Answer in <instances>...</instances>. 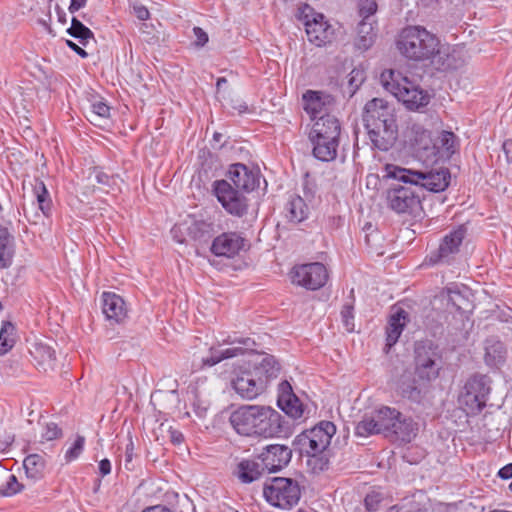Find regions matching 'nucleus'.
I'll list each match as a JSON object with an SVG mask.
<instances>
[{"instance_id":"f257e3e1","label":"nucleus","mask_w":512,"mask_h":512,"mask_svg":"<svg viewBox=\"0 0 512 512\" xmlns=\"http://www.w3.org/2000/svg\"><path fill=\"white\" fill-rule=\"evenodd\" d=\"M397 48L406 58L414 61L430 60L441 71L454 68L448 49L441 45L436 35L421 26L404 28L397 39Z\"/></svg>"},{"instance_id":"f03ea898","label":"nucleus","mask_w":512,"mask_h":512,"mask_svg":"<svg viewBox=\"0 0 512 512\" xmlns=\"http://www.w3.org/2000/svg\"><path fill=\"white\" fill-rule=\"evenodd\" d=\"M383 177L394 179L404 184L413 185L417 190L425 188L431 192H440L448 187L450 172L447 168L421 172L393 164H387L384 168Z\"/></svg>"},{"instance_id":"7ed1b4c3","label":"nucleus","mask_w":512,"mask_h":512,"mask_svg":"<svg viewBox=\"0 0 512 512\" xmlns=\"http://www.w3.org/2000/svg\"><path fill=\"white\" fill-rule=\"evenodd\" d=\"M383 87L393 94L409 110H420L428 105L430 96L407 77L393 70L381 74Z\"/></svg>"},{"instance_id":"20e7f679","label":"nucleus","mask_w":512,"mask_h":512,"mask_svg":"<svg viewBox=\"0 0 512 512\" xmlns=\"http://www.w3.org/2000/svg\"><path fill=\"white\" fill-rule=\"evenodd\" d=\"M336 433V426L330 421H322L313 428L306 430L295 438V445L301 454H306L312 459L309 463L320 461V470H323L328 460L318 459L317 456L322 454L330 445L331 439Z\"/></svg>"},{"instance_id":"39448f33","label":"nucleus","mask_w":512,"mask_h":512,"mask_svg":"<svg viewBox=\"0 0 512 512\" xmlns=\"http://www.w3.org/2000/svg\"><path fill=\"white\" fill-rule=\"evenodd\" d=\"M263 494L269 504L286 510L298 504L301 488L292 478L274 477L265 483Z\"/></svg>"},{"instance_id":"423d86ee","label":"nucleus","mask_w":512,"mask_h":512,"mask_svg":"<svg viewBox=\"0 0 512 512\" xmlns=\"http://www.w3.org/2000/svg\"><path fill=\"white\" fill-rule=\"evenodd\" d=\"M490 383V378L481 374H474L467 379L458 398L467 414H477L486 406L491 391Z\"/></svg>"},{"instance_id":"0eeeda50","label":"nucleus","mask_w":512,"mask_h":512,"mask_svg":"<svg viewBox=\"0 0 512 512\" xmlns=\"http://www.w3.org/2000/svg\"><path fill=\"white\" fill-rule=\"evenodd\" d=\"M399 417V411L388 406H381L370 413H366L356 424L355 435L368 437L375 434H383L388 437L393 429L394 421Z\"/></svg>"},{"instance_id":"6e6552de","label":"nucleus","mask_w":512,"mask_h":512,"mask_svg":"<svg viewBox=\"0 0 512 512\" xmlns=\"http://www.w3.org/2000/svg\"><path fill=\"white\" fill-rule=\"evenodd\" d=\"M260 423L255 437L287 438L292 434L290 423L270 406H261Z\"/></svg>"},{"instance_id":"1a4fd4ad","label":"nucleus","mask_w":512,"mask_h":512,"mask_svg":"<svg viewBox=\"0 0 512 512\" xmlns=\"http://www.w3.org/2000/svg\"><path fill=\"white\" fill-rule=\"evenodd\" d=\"M441 356L430 342L418 344L415 348V372L422 380L431 381L439 375Z\"/></svg>"},{"instance_id":"9d476101","label":"nucleus","mask_w":512,"mask_h":512,"mask_svg":"<svg viewBox=\"0 0 512 512\" xmlns=\"http://www.w3.org/2000/svg\"><path fill=\"white\" fill-rule=\"evenodd\" d=\"M214 193L229 214L242 217L247 213L248 202L243 191L234 188L228 180L215 181Z\"/></svg>"},{"instance_id":"9b49d317","label":"nucleus","mask_w":512,"mask_h":512,"mask_svg":"<svg viewBox=\"0 0 512 512\" xmlns=\"http://www.w3.org/2000/svg\"><path fill=\"white\" fill-rule=\"evenodd\" d=\"M388 206L396 213H413L420 208L421 201L417 188L413 185L393 184L386 195Z\"/></svg>"},{"instance_id":"f8f14e48","label":"nucleus","mask_w":512,"mask_h":512,"mask_svg":"<svg viewBox=\"0 0 512 512\" xmlns=\"http://www.w3.org/2000/svg\"><path fill=\"white\" fill-rule=\"evenodd\" d=\"M262 405H243L234 410L229 417L233 429L242 436L255 437L260 423Z\"/></svg>"},{"instance_id":"ddd939ff","label":"nucleus","mask_w":512,"mask_h":512,"mask_svg":"<svg viewBox=\"0 0 512 512\" xmlns=\"http://www.w3.org/2000/svg\"><path fill=\"white\" fill-rule=\"evenodd\" d=\"M466 235V229L462 226L446 235L440 243L438 249L430 252L425 262L428 265L449 263L452 256L459 252L460 245L462 244Z\"/></svg>"},{"instance_id":"4468645a","label":"nucleus","mask_w":512,"mask_h":512,"mask_svg":"<svg viewBox=\"0 0 512 512\" xmlns=\"http://www.w3.org/2000/svg\"><path fill=\"white\" fill-rule=\"evenodd\" d=\"M328 279L326 267L319 262L295 267L292 271L293 283L310 290H317L325 285Z\"/></svg>"},{"instance_id":"2eb2a0df","label":"nucleus","mask_w":512,"mask_h":512,"mask_svg":"<svg viewBox=\"0 0 512 512\" xmlns=\"http://www.w3.org/2000/svg\"><path fill=\"white\" fill-rule=\"evenodd\" d=\"M363 122L365 129L385 122L396 121L395 109L388 101L382 98H373L364 106Z\"/></svg>"},{"instance_id":"dca6fc26","label":"nucleus","mask_w":512,"mask_h":512,"mask_svg":"<svg viewBox=\"0 0 512 512\" xmlns=\"http://www.w3.org/2000/svg\"><path fill=\"white\" fill-rule=\"evenodd\" d=\"M223 342L231 345V347L224 349L211 348L210 356L203 359V365L211 367L225 359L241 356L254 344L250 338L226 339Z\"/></svg>"},{"instance_id":"f3484780","label":"nucleus","mask_w":512,"mask_h":512,"mask_svg":"<svg viewBox=\"0 0 512 512\" xmlns=\"http://www.w3.org/2000/svg\"><path fill=\"white\" fill-rule=\"evenodd\" d=\"M305 18V30L311 43L321 47L332 41L334 30L322 14H313L311 18L306 15Z\"/></svg>"},{"instance_id":"a211bd4d","label":"nucleus","mask_w":512,"mask_h":512,"mask_svg":"<svg viewBox=\"0 0 512 512\" xmlns=\"http://www.w3.org/2000/svg\"><path fill=\"white\" fill-rule=\"evenodd\" d=\"M369 140L374 148L388 151L396 142L398 127L396 121L376 125L375 128H366Z\"/></svg>"},{"instance_id":"6ab92c4d","label":"nucleus","mask_w":512,"mask_h":512,"mask_svg":"<svg viewBox=\"0 0 512 512\" xmlns=\"http://www.w3.org/2000/svg\"><path fill=\"white\" fill-rule=\"evenodd\" d=\"M291 457L292 450L289 447L280 444L267 446L259 456L263 468H266L269 472H276L287 466Z\"/></svg>"},{"instance_id":"aec40b11","label":"nucleus","mask_w":512,"mask_h":512,"mask_svg":"<svg viewBox=\"0 0 512 512\" xmlns=\"http://www.w3.org/2000/svg\"><path fill=\"white\" fill-rule=\"evenodd\" d=\"M244 238L237 232H224L217 236L211 245V252L216 256L232 258L244 247Z\"/></svg>"},{"instance_id":"412c9836","label":"nucleus","mask_w":512,"mask_h":512,"mask_svg":"<svg viewBox=\"0 0 512 512\" xmlns=\"http://www.w3.org/2000/svg\"><path fill=\"white\" fill-rule=\"evenodd\" d=\"M263 383L249 370L238 374L232 381V387L241 398L253 400L265 391Z\"/></svg>"},{"instance_id":"4be33fe9","label":"nucleus","mask_w":512,"mask_h":512,"mask_svg":"<svg viewBox=\"0 0 512 512\" xmlns=\"http://www.w3.org/2000/svg\"><path fill=\"white\" fill-rule=\"evenodd\" d=\"M225 180H228L234 188L243 192L252 191L259 185L258 176L240 163L230 166Z\"/></svg>"},{"instance_id":"5701e85b","label":"nucleus","mask_w":512,"mask_h":512,"mask_svg":"<svg viewBox=\"0 0 512 512\" xmlns=\"http://www.w3.org/2000/svg\"><path fill=\"white\" fill-rule=\"evenodd\" d=\"M303 108L315 120L322 115L329 114L333 98L318 91L307 90L303 96Z\"/></svg>"},{"instance_id":"b1692460","label":"nucleus","mask_w":512,"mask_h":512,"mask_svg":"<svg viewBox=\"0 0 512 512\" xmlns=\"http://www.w3.org/2000/svg\"><path fill=\"white\" fill-rule=\"evenodd\" d=\"M102 310L107 320L120 324L128 316V309L124 299L112 292L102 294Z\"/></svg>"},{"instance_id":"393cba45","label":"nucleus","mask_w":512,"mask_h":512,"mask_svg":"<svg viewBox=\"0 0 512 512\" xmlns=\"http://www.w3.org/2000/svg\"><path fill=\"white\" fill-rule=\"evenodd\" d=\"M341 126L339 120L330 114L320 116L314 123L310 132L311 137L326 139H339Z\"/></svg>"},{"instance_id":"a878e982","label":"nucleus","mask_w":512,"mask_h":512,"mask_svg":"<svg viewBox=\"0 0 512 512\" xmlns=\"http://www.w3.org/2000/svg\"><path fill=\"white\" fill-rule=\"evenodd\" d=\"M30 354L38 369L47 372L55 368L56 352L50 345L42 342H35L30 349Z\"/></svg>"},{"instance_id":"bb28decb","label":"nucleus","mask_w":512,"mask_h":512,"mask_svg":"<svg viewBox=\"0 0 512 512\" xmlns=\"http://www.w3.org/2000/svg\"><path fill=\"white\" fill-rule=\"evenodd\" d=\"M254 377L263 381V387L266 389L268 384L278 377L280 366L274 356L266 355L250 370Z\"/></svg>"},{"instance_id":"cd10ccee","label":"nucleus","mask_w":512,"mask_h":512,"mask_svg":"<svg viewBox=\"0 0 512 512\" xmlns=\"http://www.w3.org/2000/svg\"><path fill=\"white\" fill-rule=\"evenodd\" d=\"M408 322V313L399 308L394 312L388 321L386 328V348L387 351L398 341L404 327Z\"/></svg>"},{"instance_id":"c85d7f7f","label":"nucleus","mask_w":512,"mask_h":512,"mask_svg":"<svg viewBox=\"0 0 512 512\" xmlns=\"http://www.w3.org/2000/svg\"><path fill=\"white\" fill-rule=\"evenodd\" d=\"M313 144V155L320 161H332L337 156L339 139H326L322 137L309 136Z\"/></svg>"},{"instance_id":"c756f323","label":"nucleus","mask_w":512,"mask_h":512,"mask_svg":"<svg viewBox=\"0 0 512 512\" xmlns=\"http://www.w3.org/2000/svg\"><path fill=\"white\" fill-rule=\"evenodd\" d=\"M417 432V423H415L410 417H404L399 412V417H396V420L393 424V429L390 431L388 437H394L397 440L410 442L413 438H415Z\"/></svg>"},{"instance_id":"7c9ffc66","label":"nucleus","mask_w":512,"mask_h":512,"mask_svg":"<svg viewBox=\"0 0 512 512\" xmlns=\"http://www.w3.org/2000/svg\"><path fill=\"white\" fill-rule=\"evenodd\" d=\"M397 390L403 398L415 403H419L422 399V390L411 373H404L400 377Z\"/></svg>"},{"instance_id":"2f4dec72","label":"nucleus","mask_w":512,"mask_h":512,"mask_svg":"<svg viewBox=\"0 0 512 512\" xmlns=\"http://www.w3.org/2000/svg\"><path fill=\"white\" fill-rule=\"evenodd\" d=\"M376 38L374 21L361 20L357 26V35L354 45L358 50L366 51L374 43Z\"/></svg>"},{"instance_id":"473e14b6","label":"nucleus","mask_w":512,"mask_h":512,"mask_svg":"<svg viewBox=\"0 0 512 512\" xmlns=\"http://www.w3.org/2000/svg\"><path fill=\"white\" fill-rule=\"evenodd\" d=\"M485 361L489 366L498 367L506 360L505 345L498 340H488L486 345Z\"/></svg>"},{"instance_id":"72a5a7b5","label":"nucleus","mask_w":512,"mask_h":512,"mask_svg":"<svg viewBox=\"0 0 512 512\" xmlns=\"http://www.w3.org/2000/svg\"><path fill=\"white\" fill-rule=\"evenodd\" d=\"M14 254L13 236L7 228L0 226V269L8 268Z\"/></svg>"},{"instance_id":"f704fd0d","label":"nucleus","mask_w":512,"mask_h":512,"mask_svg":"<svg viewBox=\"0 0 512 512\" xmlns=\"http://www.w3.org/2000/svg\"><path fill=\"white\" fill-rule=\"evenodd\" d=\"M287 217L291 222L300 223L308 216V206L298 195L290 197L286 205Z\"/></svg>"},{"instance_id":"c9c22d12","label":"nucleus","mask_w":512,"mask_h":512,"mask_svg":"<svg viewBox=\"0 0 512 512\" xmlns=\"http://www.w3.org/2000/svg\"><path fill=\"white\" fill-rule=\"evenodd\" d=\"M264 469L262 463L259 464L255 461L244 460L239 463L237 474L243 483H251L260 477Z\"/></svg>"},{"instance_id":"e433bc0d","label":"nucleus","mask_w":512,"mask_h":512,"mask_svg":"<svg viewBox=\"0 0 512 512\" xmlns=\"http://www.w3.org/2000/svg\"><path fill=\"white\" fill-rule=\"evenodd\" d=\"M189 235L200 242H206L214 233V224L208 221H194L188 228Z\"/></svg>"},{"instance_id":"4c0bfd02","label":"nucleus","mask_w":512,"mask_h":512,"mask_svg":"<svg viewBox=\"0 0 512 512\" xmlns=\"http://www.w3.org/2000/svg\"><path fill=\"white\" fill-rule=\"evenodd\" d=\"M87 117L94 125H101L109 119L110 107L102 101L95 102L91 105V110Z\"/></svg>"},{"instance_id":"58836bf2","label":"nucleus","mask_w":512,"mask_h":512,"mask_svg":"<svg viewBox=\"0 0 512 512\" xmlns=\"http://www.w3.org/2000/svg\"><path fill=\"white\" fill-rule=\"evenodd\" d=\"M68 34L79 40L82 45H86L89 39L93 38L92 31L82 24L76 17L72 18L71 27L67 30Z\"/></svg>"},{"instance_id":"ea45409f","label":"nucleus","mask_w":512,"mask_h":512,"mask_svg":"<svg viewBox=\"0 0 512 512\" xmlns=\"http://www.w3.org/2000/svg\"><path fill=\"white\" fill-rule=\"evenodd\" d=\"M278 406L282 411L293 419H298L303 415V406L296 395L291 399L277 400Z\"/></svg>"},{"instance_id":"a19ab883","label":"nucleus","mask_w":512,"mask_h":512,"mask_svg":"<svg viewBox=\"0 0 512 512\" xmlns=\"http://www.w3.org/2000/svg\"><path fill=\"white\" fill-rule=\"evenodd\" d=\"M43 466V459L37 454L27 456L23 462L27 476L34 479L40 476Z\"/></svg>"},{"instance_id":"79ce46f5","label":"nucleus","mask_w":512,"mask_h":512,"mask_svg":"<svg viewBox=\"0 0 512 512\" xmlns=\"http://www.w3.org/2000/svg\"><path fill=\"white\" fill-rule=\"evenodd\" d=\"M457 137L453 132L442 131L438 136L436 146L442 149L447 156L452 155L456 149Z\"/></svg>"},{"instance_id":"37998d69","label":"nucleus","mask_w":512,"mask_h":512,"mask_svg":"<svg viewBox=\"0 0 512 512\" xmlns=\"http://www.w3.org/2000/svg\"><path fill=\"white\" fill-rule=\"evenodd\" d=\"M34 194L36 196L39 209L43 212V214H46L50 209L51 201L46 186L42 181L36 180L34 185Z\"/></svg>"},{"instance_id":"c03bdc74","label":"nucleus","mask_w":512,"mask_h":512,"mask_svg":"<svg viewBox=\"0 0 512 512\" xmlns=\"http://www.w3.org/2000/svg\"><path fill=\"white\" fill-rule=\"evenodd\" d=\"M14 331V326L10 322H3L0 331V355L5 354L13 347L14 340L11 337Z\"/></svg>"},{"instance_id":"a18cd8bd","label":"nucleus","mask_w":512,"mask_h":512,"mask_svg":"<svg viewBox=\"0 0 512 512\" xmlns=\"http://www.w3.org/2000/svg\"><path fill=\"white\" fill-rule=\"evenodd\" d=\"M365 244L369 253L376 254L377 256L384 254L382 236L378 231L366 233Z\"/></svg>"},{"instance_id":"49530a36","label":"nucleus","mask_w":512,"mask_h":512,"mask_svg":"<svg viewBox=\"0 0 512 512\" xmlns=\"http://www.w3.org/2000/svg\"><path fill=\"white\" fill-rule=\"evenodd\" d=\"M359 14L362 20L373 21L372 16L377 11L375 0H359Z\"/></svg>"},{"instance_id":"de8ad7c7","label":"nucleus","mask_w":512,"mask_h":512,"mask_svg":"<svg viewBox=\"0 0 512 512\" xmlns=\"http://www.w3.org/2000/svg\"><path fill=\"white\" fill-rule=\"evenodd\" d=\"M354 306L353 303H347L342 307L341 318L345 329L348 332L354 331Z\"/></svg>"},{"instance_id":"09e8293b","label":"nucleus","mask_w":512,"mask_h":512,"mask_svg":"<svg viewBox=\"0 0 512 512\" xmlns=\"http://www.w3.org/2000/svg\"><path fill=\"white\" fill-rule=\"evenodd\" d=\"M22 485L18 482L15 475H9L6 484L0 487V494L3 496H12L21 491Z\"/></svg>"},{"instance_id":"8fccbe9b","label":"nucleus","mask_w":512,"mask_h":512,"mask_svg":"<svg viewBox=\"0 0 512 512\" xmlns=\"http://www.w3.org/2000/svg\"><path fill=\"white\" fill-rule=\"evenodd\" d=\"M84 443H85V438L80 435L77 436L73 445L70 448H68L65 453L66 460L72 461V460L77 459L83 451Z\"/></svg>"},{"instance_id":"3c124183","label":"nucleus","mask_w":512,"mask_h":512,"mask_svg":"<svg viewBox=\"0 0 512 512\" xmlns=\"http://www.w3.org/2000/svg\"><path fill=\"white\" fill-rule=\"evenodd\" d=\"M382 499H383V497H382L381 493H379V492L372 491V492L368 493L364 500L367 510H369V511L377 510Z\"/></svg>"},{"instance_id":"603ef678","label":"nucleus","mask_w":512,"mask_h":512,"mask_svg":"<svg viewBox=\"0 0 512 512\" xmlns=\"http://www.w3.org/2000/svg\"><path fill=\"white\" fill-rule=\"evenodd\" d=\"M61 435V430L55 423H47L45 426V431L42 434V438L51 441L58 438Z\"/></svg>"},{"instance_id":"864d4df0","label":"nucleus","mask_w":512,"mask_h":512,"mask_svg":"<svg viewBox=\"0 0 512 512\" xmlns=\"http://www.w3.org/2000/svg\"><path fill=\"white\" fill-rule=\"evenodd\" d=\"M279 394H278V400H285V399H291L293 395L292 387L289 382L283 381L279 384Z\"/></svg>"},{"instance_id":"5fc2aeb1","label":"nucleus","mask_w":512,"mask_h":512,"mask_svg":"<svg viewBox=\"0 0 512 512\" xmlns=\"http://www.w3.org/2000/svg\"><path fill=\"white\" fill-rule=\"evenodd\" d=\"M93 173H94L96 181L99 184L111 186V183L115 182L114 177L109 176L108 174H106L105 172H103L97 168L94 169Z\"/></svg>"},{"instance_id":"6e6d98bb","label":"nucleus","mask_w":512,"mask_h":512,"mask_svg":"<svg viewBox=\"0 0 512 512\" xmlns=\"http://www.w3.org/2000/svg\"><path fill=\"white\" fill-rule=\"evenodd\" d=\"M132 8H133V12H134L135 16L139 20L145 21L150 17V12L144 5L139 4V3H134L132 5Z\"/></svg>"},{"instance_id":"4d7b16f0","label":"nucleus","mask_w":512,"mask_h":512,"mask_svg":"<svg viewBox=\"0 0 512 512\" xmlns=\"http://www.w3.org/2000/svg\"><path fill=\"white\" fill-rule=\"evenodd\" d=\"M193 32L196 37L195 44L197 46H204L208 42V35L202 28L194 27Z\"/></svg>"},{"instance_id":"13d9d810","label":"nucleus","mask_w":512,"mask_h":512,"mask_svg":"<svg viewBox=\"0 0 512 512\" xmlns=\"http://www.w3.org/2000/svg\"><path fill=\"white\" fill-rule=\"evenodd\" d=\"M501 479L508 480L512 478V463L505 465L498 471Z\"/></svg>"},{"instance_id":"bf43d9fd","label":"nucleus","mask_w":512,"mask_h":512,"mask_svg":"<svg viewBox=\"0 0 512 512\" xmlns=\"http://www.w3.org/2000/svg\"><path fill=\"white\" fill-rule=\"evenodd\" d=\"M99 471L102 476H106L111 472V463L108 459H103L100 461Z\"/></svg>"},{"instance_id":"052dcab7","label":"nucleus","mask_w":512,"mask_h":512,"mask_svg":"<svg viewBox=\"0 0 512 512\" xmlns=\"http://www.w3.org/2000/svg\"><path fill=\"white\" fill-rule=\"evenodd\" d=\"M87 0H71L70 6H69V12L75 13L79 9L83 8L86 5Z\"/></svg>"},{"instance_id":"680f3d73","label":"nucleus","mask_w":512,"mask_h":512,"mask_svg":"<svg viewBox=\"0 0 512 512\" xmlns=\"http://www.w3.org/2000/svg\"><path fill=\"white\" fill-rule=\"evenodd\" d=\"M66 44L68 47H70L72 50H74L82 58H86L88 56L87 52L83 48H81L80 46L75 44L73 41L67 40Z\"/></svg>"},{"instance_id":"e2e57ef3","label":"nucleus","mask_w":512,"mask_h":512,"mask_svg":"<svg viewBox=\"0 0 512 512\" xmlns=\"http://www.w3.org/2000/svg\"><path fill=\"white\" fill-rule=\"evenodd\" d=\"M170 433V439L174 444H180L183 442L184 437L183 434L177 430H169Z\"/></svg>"},{"instance_id":"0e129e2a","label":"nucleus","mask_w":512,"mask_h":512,"mask_svg":"<svg viewBox=\"0 0 512 512\" xmlns=\"http://www.w3.org/2000/svg\"><path fill=\"white\" fill-rule=\"evenodd\" d=\"M157 396H161L163 398H166L167 400H170L171 402H178V394L175 390L169 391V392H159L157 393Z\"/></svg>"},{"instance_id":"69168bd1","label":"nucleus","mask_w":512,"mask_h":512,"mask_svg":"<svg viewBox=\"0 0 512 512\" xmlns=\"http://www.w3.org/2000/svg\"><path fill=\"white\" fill-rule=\"evenodd\" d=\"M143 512H172L170 509L163 506H153L145 509Z\"/></svg>"},{"instance_id":"338daca9","label":"nucleus","mask_w":512,"mask_h":512,"mask_svg":"<svg viewBox=\"0 0 512 512\" xmlns=\"http://www.w3.org/2000/svg\"><path fill=\"white\" fill-rule=\"evenodd\" d=\"M132 455H133V443L130 442V444L127 445V448H126V461L127 462H130L132 460Z\"/></svg>"},{"instance_id":"774afa93","label":"nucleus","mask_w":512,"mask_h":512,"mask_svg":"<svg viewBox=\"0 0 512 512\" xmlns=\"http://www.w3.org/2000/svg\"><path fill=\"white\" fill-rule=\"evenodd\" d=\"M435 2L436 0H417V4L422 5L423 7L433 5Z\"/></svg>"}]
</instances>
